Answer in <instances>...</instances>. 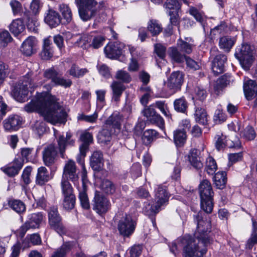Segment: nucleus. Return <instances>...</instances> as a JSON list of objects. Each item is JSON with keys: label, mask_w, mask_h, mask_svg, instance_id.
<instances>
[{"label": "nucleus", "mask_w": 257, "mask_h": 257, "mask_svg": "<svg viewBox=\"0 0 257 257\" xmlns=\"http://www.w3.org/2000/svg\"><path fill=\"white\" fill-rule=\"evenodd\" d=\"M44 87L47 91L37 93L35 98L25 105L24 110L27 112L38 111L46 121L53 124L65 123L66 112L56 98L49 93L51 86L46 85Z\"/></svg>", "instance_id": "1"}, {"label": "nucleus", "mask_w": 257, "mask_h": 257, "mask_svg": "<svg viewBox=\"0 0 257 257\" xmlns=\"http://www.w3.org/2000/svg\"><path fill=\"white\" fill-rule=\"evenodd\" d=\"M197 222V229L200 233L196 238L185 237L182 240L184 244L183 247L184 257H203L207 251L206 247L211 244L213 239L210 238L206 233L210 232L211 221L207 216L204 217V213L199 212L194 216Z\"/></svg>", "instance_id": "2"}, {"label": "nucleus", "mask_w": 257, "mask_h": 257, "mask_svg": "<svg viewBox=\"0 0 257 257\" xmlns=\"http://www.w3.org/2000/svg\"><path fill=\"white\" fill-rule=\"evenodd\" d=\"M254 54L253 46L247 43H243L236 47L234 57L242 68L247 71L250 69L254 60Z\"/></svg>", "instance_id": "3"}, {"label": "nucleus", "mask_w": 257, "mask_h": 257, "mask_svg": "<svg viewBox=\"0 0 257 257\" xmlns=\"http://www.w3.org/2000/svg\"><path fill=\"white\" fill-rule=\"evenodd\" d=\"M199 191L201 199V209L206 213H210L213 209V192L210 182L204 179L201 182Z\"/></svg>", "instance_id": "4"}, {"label": "nucleus", "mask_w": 257, "mask_h": 257, "mask_svg": "<svg viewBox=\"0 0 257 257\" xmlns=\"http://www.w3.org/2000/svg\"><path fill=\"white\" fill-rule=\"evenodd\" d=\"M137 221L130 215L123 216L117 223L119 233L124 238L130 237L134 232Z\"/></svg>", "instance_id": "5"}, {"label": "nucleus", "mask_w": 257, "mask_h": 257, "mask_svg": "<svg viewBox=\"0 0 257 257\" xmlns=\"http://www.w3.org/2000/svg\"><path fill=\"white\" fill-rule=\"evenodd\" d=\"M48 219L51 228L55 230L60 235L66 233V229L62 222V218L58 213L57 207L52 206L49 209Z\"/></svg>", "instance_id": "6"}, {"label": "nucleus", "mask_w": 257, "mask_h": 257, "mask_svg": "<svg viewBox=\"0 0 257 257\" xmlns=\"http://www.w3.org/2000/svg\"><path fill=\"white\" fill-rule=\"evenodd\" d=\"M111 204L108 199L101 192L96 191L92 200V208L99 215L106 213L110 209Z\"/></svg>", "instance_id": "7"}, {"label": "nucleus", "mask_w": 257, "mask_h": 257, "mask_svg": "<svg viewBox=\"0 0 257 257\" xmlns=\"http://www.w3.org/2000/svg\"><path fill=\"white\" fill-rule=\"evenodd\" d=\"M124 48L123 43L116 41L109 43L104 48L106 57L111 59H117L123 54Z\"/></svg>", "instance_id": "8"}, {"label": "nucleus", "mask_w": 257, "mask_h": 257, "mask_svg": "<svg viewBox=\"0 0 257 257\" xmlns=\"http://www.w3.org/2000/svg\"><path fill=\"white\" fill-rule=\"evenodd\" d=\"M43 219V215L41 212L34 213L28 216V220L21 227V232L24 235L30 229L39 227Z\"/></svg>", "instance_id": "9"}, {"label": "nucleus", "mask_w": 257, "mask_h": 257, "mask_svg": "<svg viewBox=\"0 0 257 257\" xmlns=\"http://www.w3.org/2000/svg\"><path fill=\"white\" fill-rule=\"evenodd\" d=\"M169 199V195L166 189L162 185H159L155 193L156 203L151 206V209L154 213L159 212L161 206L167 202Z\"/></svg>", "instance_id": "10"}, {"label": "nucleus", "mask_w": 257, "mask_h": 257, "mask_svg": "<svg viewBox=\"0 0 257 257\" xmlns=\"http://www.w3.org/2000/svg\"><path fill=\"white\" fill-rule=\"evenodd\" d=\"M142 113L147 120L151 123L156 124L160 128H163L164 121L163 118L159 114L154 108V105L147 106L142 111Z\"/></svg>", "instance_id": "11"}, {"label": "nucleus", "mask_w": 257, "mask_h": 257, "mask_svg": "<svg viewBox=\"0 0 257 257\" xmlns=\"http://www.w3.org/2000/svg\"><path fill=\"white\" fill-rule=\"evenodd\" d=\"M31 81H18L13 87V93L18 100H23L31 91Z\"/></svg>", "instance_id": "12"}, {"label": "nucleus", "mask_w": 257, "mask_h": 257, "mask_svg": "<svg viewBox=\"0 0 257 257\" xmlns=\"http://www.w3.org/2000/svg\"><path fill=\"white\" fill-rule=\"evenodd\" d=\"M77 172L75 163L73 160H69L65 163L63 168L62 179L69 180L75 183L79 179L78 174Z\"/></svg>", "instance_id": "13"}, {"label": "nucleus", "mask_w": 257, "mask_h": 257, "mask_svg": "<svg viewBox=\"0 0 257 257\" xmlns=\"http://www.w3.org/2000/svg\"><path fill=\"white\" fill-rule=\"evenodd\" d=\"M58 155L57 148L54 144H49L45 147L43 151V160L48 167L54 164Z\"/></svg>", "instance_id": "14"}, {"label": "nucleus", "mask_w": 257, "mask_h": 257, "mask_svg": "<svg viewBox=\"0 0 257 257\" xmlns=\"http://www.w3.org/2000/svg\"><path fill=\"white\" fill-rule=\"evenodd\" d=\"M72 134L68 132L66 133V137L63 135H59L57 138V142L61 157L65 158V152L67 146H73L75 145V140L72 139Z\"/></svg>", "instance_id": "15"}, {"label": "nucleus", "mask_w": 257, "mask_h": 257, "mask_svg": "<svg viewBox=\"0 0 257 257\" xmlns=\"http://www.w3.org/2000/svg\"><path fill=\"white\" fill-rule=\"evenodd\" d=\"M22 119L20 116L13 114L5 119L3 123L6 131L12 132L18 130L22 125Z\"/></svg>", "instance_id": "16"}, {"label": "nucleus", "mask_w": 257, "mask_h": 257, "mask_svg": "<svg viewBox=\"0 0 257 257\" xmlns=\"http://www.w3.org/2000/svg\"><path fill=\"white\" fill-rule=\"evenodd\" d=\"M194 47V40L191 37H185L184 40L179 38L177 40V47L185 55L190 54Z\"/></svg>", "instance_id": "17"}, {"label": "nucleus", "mask_w": 257, "mask_h": 257, "mask_svg": "<svg viewBox=\"0 0 257 257\" xmlns=\"http://www.w3.org/2000/svg\"><path fill=\"white\" fill-rule=\"evenodd\" d=\"M227 56L223 54L217 55L212 61V70L215 75H217L224 70Z\"/></svg>", "instance_id": "18"}, {"label": "nucleus", "mask_w": 257, "mask_h": 257, "mask_svg": "<svg viewBox=\"0 0 257 257\" xmlns=\"http://www.w3.org/2000/svg\"><path fill=\"white\" fill-rule=\"evenodd\" d=\"M24 165V159L20 156L16 158L11 166L5 168L4 172L10 177L17 175Z\"/></svg>", "instance_id": "19"}, {"label": "nucleus", "mask_w": 257, "mask_h": 257, "mask_svg": "<svg viewBox=\"0 0 257 257\" xmlns=\"http://www.w3.org/2000/svg\"><path fill=\"white\" fill-rule=\"evenodd\" d=\"M123 116L118 111H114L105 121L106 127L120 130Z\"/></svg>", "instance_id": "20"}, {"label": "nucleus", "mask_w": 257, "mask_h": 257, "mask_svg": "<svg viewBox=\"0 0 257 257\" xmlns=\"http://www.w3.org/2000/svg\"><path fill=\"white\" fill-rule=\"evenodd\" d=\"M243 90L246 99L247 100H252L257 94L256 81H244Z\"/></svg>", "instance_id": "21"}, {"label": "nucleus", "mask_w": 257, "mask_h": 257, "mask_svg": "<svg viewBox=\"0 0 257 257\" xmlns=\"http://www.w3.org/2000/svg\"><path fill=\"white\" fill-rule=\"evenodd\" d=\"M50 37V36L43 40V49L41 53V57L43 60H50L54 55L53 47Z\"/></svg>", "instance_id": "22"}, {"label": "nucleus", "mask_w": 257, "mask_h": 257, "mask_svg": "<svg viewBox=\"0 0 257 257\" xmlns=\"http://www.w3.org/2000/svg\"><path fill=\"white\" fill-rule=\"evenodd\" d=\"M35 45V39L29 37L23 42L21 47V51L24 55L30 56L36 52Z\"/></svg>", "instance_id": "23"}, {"label": "nucleus", "mask_w": 257, "mask_h": 257, "mask_svg": "<svg viewBox=\"0 0 257 257\" xmlns=\"http://www.w3.org/2000/svg\"><path fill=\"white\" fill-rule=\"evenodd\" d=\"M200 154L201 152L196 149H191L188 154V160L190 163L196 169H200L203 167Z\"/></svg>", "instance_id": "24"}, {"label": "nucleus", "mask_w": 257, "mask_h": 257, "mask_svg": "<svg viewBox=\"0 0 257 257\" xmlns=\"http://www.w3.org/2000/svg\"><path fill=\"white\" fill-rule=\"evenodd\" d=\"M9 28L10 32L15 37H17L22 34L26 29L24 22L21 18L13 20L9 25Z\"/></svg>", "instance_id": "25"}, {"label": "nucleus", "mask_w": 257, "mask_h": 257, "mask_svg": "<svg viewBox=\"0 0 257 257\" xmlns=\"http://www.w3.org/2000/svg\"><path fill=\"white\" fill-rule=\"evenodd\" d=\"M111 88L112 90V100L115 102H119L123 92L126 89L125 86L122 81H113Z\"/></svg>", "instance_id": "26"}, {"label": "nucleus", "mask_w": 257, "mask_h": 257, "mask_svg": "<svg viewBox=\"0 0 257 257\" xmlns=\"http://www.w3.org/2000/svg\"><path fill=\"white\" fill-rule=\"evenodd\" d=\"M168 55L173 63H175L177 64L184 63L187 56L182 53L176 47H171L169 48Z\"/></svg>", "instance_id": "27"}, {"label": "nucleus", "mask_w": 257, "mask_h": 257, "mask_svg": "<svg viewBox=\"0 0 257 257\" xmlns=\"http://www.w3.org/2000/svg\"><path fill=\"white\" fill-rule=\"evenodd\" d=\"M44 20L47 24L53 28L58 26L61 22L59 14L57 12L51 9L48 11Z\"/></svg>", "instance_id": "28"}, {"label": "nucleus", "mask_w": 257, "mask_h": 257, "mask_svg": "<svg viewBox=\"0 0 257 257\" xmlns=\"http://www.w3.org/2000/svg\"><path fill=\"white\" fill-rule=\"evenodd\" d=\"M181 4L178 0H166L164 4V7L168 11V15L175 16L176 15L179 17V11L181 9Z\"/></svg>", "instance_id": "29"}, {"label": "nucleus", "mask_w": 257, "mask_h": 257, "mask_svg": "<svg viewBox=\"0 0 257 257\" xmlns=\"http://www.w3.org/2000/svg\"><path fill=\"white\" fill-rule=\"evenodd\" d=\"M51 179L49 171L45 167H41L38 169L36 179V183L40 186L45 184Z\"/></svg>", "instance_id": "30"}, {"label": "nucleus", "mask_w": 257, "mask_h": 257, "mask_svg": "<svg viewBox=\"0 0 257 257\" xmlns=\"http://www.w3.org/2000/svg\"><path fill=\"white\" fill-rule=\"evenodd\" d=\"M90 163L93 170H99L103 164L102 153L98 151L94 152L90 158Z\"/></svg>", "instance_id": "31"}, {"label": "nucleus", "mask_w": 257, "mask_h": 257, "mask_svg": "<svg viewBox=\"0 0 257 257\" xmlns=\"http://www.w3.org/2000/svg\"><path fill=\"white\" fill-rule=\"evenodd\" d=\"M236 39L230 36H226L221 37L219 41V48L226 52H229L234 46Z\"/></svg>", "instance_id": "32"}, {"label": "nucleus", "mask_w": 257, "mask_h": 257, "mask_svg": "<svg viewBox=\"0 0 257 257\" xmlns=\"http://www.w3.org/2000/svg\"><path fill=\"white\" fill-rule=\"evenodd\" d=\"M229 31L228 24L225 21H221L217 26L210 30V36L211 39H215L216 35L224 34Z\"/></svg>", "instance_id": "33"}, {"label": "nucleus", "mask_w": 257, "mask_h": 257, "mask_svg": "<svg viewBox=\"0 0 257 257\" xmlns=\"http://www.w3.org/2000/svg\"><path fill=\"white\" fill-rule=\"evenodd\" d=\"M214 182L215 186L219 189L225 188L227 182L226 173L225 172H218L214 177Z\"/></svg>", "instance_id": "34"}, {"label": "nucleus", "mask_w": 257, "mask_h": 257, "mask_svg": "<svg viewBox=\"0 0 257 257\" xmlns=\"http://www.w3.org/2000/svg\"><path fill=\"white\" fill-rule=\"evenodd\" d=\"M75 3L78 8L96 12L97 2L95 0H75Z\"/></svg>", "instance_id": "35"}, {"label": "nucleus", "mask_w": 257, "mask_h": 257, "mask_svg": "<svg viewBox=\"0 0 257 257\" xmlns=\"http://www.w3.org/2000/svg\"><path fill=\"white\" fill-rule=\"evenodd\" d=\"M147 29L153 36L158 35L163 30L162 25L156 20H151L149 21Z\"/></svg>", "instance_id": "36"}, {"label": "nucleus", "mask_w": 257, "mask_h": 257, "mask_svg": "<svg viewBox=\"0 0 257 257\" xmlns=\"http://www.w3.org/2000/svg\"><path fill=\"white\" fill-rule=\"evenodd\" d=\"M180 21L179 17L176 15H171L169 19V23L164 30L165 36L169 37L173 34V27L177 26L179 27Z\"/></svg>", "instance_id": "37"}, {"label": "nucleus", "mask_w": 257, "mask_h": 257, "mask_svg": "<svg viewBox=\"0 0 257 257\" xmlns=\"http://www.w3.org/2000/svg\"><path fill=\"white\" fill-rule=\"evenodd\" d=\"M44 76L46 78L51 80H65L62 78V74L60 72L54 67L46 69Z\"/></svg>", "instance_id": "38"}, {"label": "nucleus", "mask_w": 257, "mask_h": 257, "mask_svg": "<svg viewBox=\"0 0 257 257\" xmlns=\"http://www.w3.org/2000/svg\"><path fill=\"white\" fill-rule=\"evenodd\" d=\"M76 197L74 194L63 196V207L66 211L73 209L75 205Z\"/></svg>", "instance_id": "39"}, {"label": "nucleus", "mask_w": 257, "mask_h": 257, "mask_svg": "<svg viewBox=\"0 0 257 257\" xmlns=\"http://www.w3.org/2000/svg\"><path fill=\"white\" fill-rule=\"evenodd\" d=\"M110 127H106L105 124L103 128L98 135V141L101 143H107L110 141L112 131Z\"/></svg>", "instance_id": "40"}, {"label": "nucleus", "mask_w": 257, "mask_h": 257, "mask_svg": "<svg viewBox=\"0 0 257 257\" xmlns=\"http://www.w3.org/2000/svg\"><path fill=\"white\" fill-rule=\"evenodd\" d=\"M9 206L18 213H23L26 211V206L23 202L20 200L13 199L9 201Z\"/></svg>", "instance_id": "41"}, {"label": "nucleus", "mask_w": 257, "mask_h": 257, "mask_svg": "<svg viewBox=\"0 0 257 257\" xmlns=\"http://www.w3.org/2000/svg\"><path fill=\"white\" fill-rule=\"evenodd\" d=\"M158 133L154 130H148L144 132L142 141L144 145H150L158 135Z\"/></svg>", "instance_id": "42"}, {"label": "nucleus", "mask_w": 257, "mask_h": 257, "mask_svg": "<svg viewBox=\"0 0 257 257\" xmlns=\"http://www.w3.org/2000/svg\"><path fill=\"white\" fill-rule=\"evenodd\" d=\"M88 72V70L86 68H80L75 64L72 65L70 69L67 71L70 75L76 78L82 77Z\"/></svg>", "instance_id": "43"}, {"label": "nucleus", "mask_w": 257, "mask_h": 257, "mask_svg": "<svg viewBox=\"0 0 257 257\" xmlns=\"http://www.w3.org/2000/svg\"><path fill=\"white\" fill-rule=\"evenodd\" d=\"M186 131L177 130L174 132V142L177 146H182L186 141Z\"/></svg>", "instance_id": "44"}, {"label": "nucleus", "mask_w": 257, "mask_h": 257, "mask_svg": "<svg viewBox=\"0 0 257 257\" xmlns=\"http://www.w3.org/2000/svg\"><path fill=\"white\" fill-rule=\"evenodd\" d=\"M174 106L176 111L184 113L188 107L187 102L183 97L177 99L174 102Z\"/></svg>", "instance_id": "45"}, {"label": "nucleus", "mask_w": 257, "mask_h": 257, "mask_svg": "<svg viewBox=\"0 0 257 257\" xmlns=\"http://www.w3.org/2000/svg\"><path fill=\"white\" fill-rule=\"evenodd\" d=\"M196 121L200 124L205 125L207 122V115L206 111L202 108H197L195 113Z\"/></svg>", "instance_id": "46"}, {"label": "nucleus", "mask_w": 257, "mask_h": 257, "mask_svg": "<svg viewBox=\"0 0 257 257\" xmlns=\"http://www.w3.org/2000/svg\"><path fill=\"white\" fill-rule=\"evenodd\" d=\"M70 249V243L69 242H65L57 249L51 257H65Z\"/></svg>", "instance_id": "47"}, {"label": "nucleus", "mask_w": 257, "mask_h": 257, "mask_svg": "<svg viewBox=\"0 0 257 257\" xmlns=\"http://www.w3.org/2000/svg\"><path fill=\"white\" fill-rule=\"evenodd\" d=\"M61 188L63 196L74 194L72 186L68 180L62 179L61 181Z\"/></svg>", "instance_id": "48"}, {"label": "nucleus", "mask_w": 257, "mask_h": 257, "mask_svg": "<svg viewBox=\"0 0 257 257\" xmlns=\"http://www.w3.org/2000/svg\"><path fill=\"white\" fill-rule=\"evenodd\" d=\"M59 10L66 21L67 23L70 22L72 19V14L68 6L63 4H61L59 5Z\"/></svg>", "instance_id": "49"}, {"label": "nucleus", "mask_w": 257, "mask_h": 257, "mask_svg": "<svg viewBox=\"0 0 257 257\" xmlns=\"http://www.w3.org/2000/svg\"><path fill=\"white\" fill-rule=\"evenodd\" d=\"M100 187L107 194H112L115 190L114 185L108 179H104L102 181Z\"/></svg>", "instance_id": "50"}, {"label": "nucleus", "mask_w": 257, "mask_h": 257, "mask_svg": "<svg viewBox=\"0 0 257 257\" xmlns=\"http://www.w3.org/2000/svg\"><path fill=\"white\" fill-rule=\"evenodd\" d=\"M92 32L89 34H84L79 39V44L83 49L92 47Z\"/></svg>", "instance_id": "51"}, {"label": "nucleus", "mask_w": 257, "mask_h": 257, "mask_svg": "<svg viewBox=\"0 0 257 257\" xmlns=\"http://www.w3.org/2000/svg\"><path fill=\"white\" fill-rule=\"evenodd\" d=\"M105 39V37L100 35L96 34L95 32H92V43L91 46L94 49H98L101 47L104 43Z\"/></svg>", "instance_id": "52"}, {"label": "nucleus", "mask_w": 257, "mask_h": 257, "mask_svg": "<svg viewBox=\"0 0 257 257\" xmlns=\"http://www.w3.org/2000/svg\"><path fill=\"white\" fill-rule=\"evenodd\" d=\"M80 19L84 22L89 21L96 14L95 12L87 9L78 8Z\"/></svg>", "instance_id": "53"}, {"label": "nucleus", "mask_w": 257, "mask_h": 257, "mask_svg": "<svg viewBox=\"0 0 257 257\" xmlns=\"http://www.w3.org/2000/svg\"><path fill=\"white\" fill-rule=\"evenodd\" d=\"M217 166L215 160L211 157L207 158L205 169L208 174L212 175L217 170Z\"/></svg>", "instance_id": "54"}, {"label": "nucleus", "mask_w": 257, "mask_h": 257, "mask_svg": "<svg viewBox=\"0 0 257 257\" xmlns=\"http://www.w3.org/2000/svg\"><path fill=\"white\" fill-rule=\"evenodd\" d=\"M226 147L229 148L239 149L241 148V143L238 138L235 136H230L226 140Z\"/></svg>", "instance_id": "55"}, {"label": "nucleus", "mask_w": 257, "mask_h": 257, "mask_svg": "<svg viewBox=\"0 0 257 257\" xmlns=\"http://www.w3.org/2000/svg\"><path fill=\"white\" fill-rule=\"evenodd\" d=\"M89 146L86 144H82L79 146V153L77 156V161L80 164H83L86 153L88 151Z\"/></svg>", "instance_id": "56"}, {"label": "nucleus", "mask_w": 257, "mask_h": 257, "mask_svg": "<svg viewBox=\"0 0 257 257\" xmlns=\"http://www.w3.org/2000/svg\"><path fill=\"white\" fill-rule=\"evenodd\" d=\"M32 128L35 133L39 136L42 135L46 131L45 123L43 121L39 120L36 121L32 125Z\"/></svg>", "instance_id": "57"}, {"label": "nucleus", "mask_w": 257, "mask_h": 257, "mask_svg": "<svg viewBox=\"0 0 257 257\" xmlns=\"http://www.w3.org/2000/svg\"><path fill=\"white\" fill-rule=\"evenodd\" d=\"M242 136L246 140L251 141L255 138L256 133L252 126L248 125L242 132Z\"/></svg>", "instance_id": "58"}, {"label": "nucleus", "mask_w": 257, "mask_h": 257, "mask_svg": "<svg viewBox=\"0 0 257 257\" xmlns=\"http://www.w3.org/2000/svg\"><path fill=\"white\" fill-rule=\"evenodd\" d=\"M215 139L216 140L215 147L217 150H221L226 147L225 144L227 137L225 136H224L222 134L220 135H217L215 136Z\"/></svg>", "instance_id": "59"}, {"label": "nucleus", "mask_w": 257, "mask_h": 257, "mask_svg": "<svg viewBox=\"0 0 257 257\" xmlns=\"http://www.w3.org/2000/svg\"><path fill=\"white\" fill-rule=\"evenodd\" d=\"M154 52L160 59L163 60L166 56V47L161 44H156L154 45Z\"/></svg>", "instance_id": "60"}, {"label": "nucleus", "mask_w": 257, "mask_h": 257, "mask_svg": "<svg viewBox=\"0 0 257 257\" xmlns=\"http://www.w3.org/2000/svg\"><path fill=\"white\" fill-rule=\"evenodd\" d=\"M13 40L9 32L7 30L0 31V42L5 47Z\"/></svg>", "instance_id": "61"}, {"label": "nucleus", "mask_w": 257, "mask_h": 257, "mask_svg": "<svg viewBox=\"0 0 257 257\" xmlns=\"http://www.w3.org/2000/svg\"><path fill=\"white\" fill-rule=\"evenodd\" d=\"M152 105H154V107H156L159 109L161 112L166 116H171V114L168 110L167 104L165 103V101H157L154 104H153Z\"/></svg>", "instance_id": "62"}, {"label": "nucleus", "mask_w": 257, "mask_h": 257, "mask_svg": "<svg viewBox=\"0 0 257 257\" xmlns=\"http://www.w3.org/2000/svg\"><path fill=\"white\" fill-rule=\"evenodd\" d=\"M79 199L81 205L85 209H88L90 208V203L88 196L84 191L80 192Z\"/></svg>", "instance_id": "63"}, {"label": "nucleus", "mask_w": 257, "mask_h": 257, "mask_svg": "<svg viewBox=\"0 0 257 257\" xmlns=\"http://www.w3.org/2000/svg\"><path fill=\"white\" fill-rule=\"evenodd\" d=\"M97 69L99 73L105 79H109L110 76V73L109 67L104 64H98Z\"/></svg>", "instance_id": "64"}]
</instances>
